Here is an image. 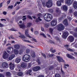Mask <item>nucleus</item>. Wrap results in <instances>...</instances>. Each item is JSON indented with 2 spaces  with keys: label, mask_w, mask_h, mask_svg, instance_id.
I'll list each match as a JSON object with an SVG mask.
<instances>
[{
  "label": "nucleus",
  "mask_w": 77,
  "mask_h": 77,
  "mask_svg": "<svg viewBox=\"0 0 77 77\" xmlns=\"http://www.w3.org/2000/svg\"><path fill=\"white\" fill-rule=\"evenodd\" d=\"M9 54L6 52H5L3 56V57L4 59L8 58L9 60H12L15 57V55L14 54L10 55L9 57Z\"/></svg>",
  "instance_id": "1"
},
{
  "label": "nucleus",
  "mask_w": 77,
  "mask_h": 77,
  "mask_svg": "<svg viewBox=\"0 0 77 77\" xmlns=\"http://www.w3.org/2000/svg\"><path fill=\"white\" fill-rule=\"evenodd\" d=\"M42 4L44 7L46 6L47 8H51L53 6V3L51 0H48V2H47L46 4L44 2H42Z\"/></svg>",
  "instance_id": "2"
},
{
  "label": "nucleus",
  "mask_w": 77,
  "mask_h": 77,
  "mask_svg": "<svg viewBox=\"0 0 77 77\" xmlns=\"http://www.w3.org/2000/svg\"><path fill=\"white\" fill-rule=\"evenodd\" d=\"M44 18L45 20H46L47 21H48V19H50V20H49L48 21H50L53 18V17H52V15L50 14H46L44 16Z\"/></svg>",
  "instance_id": "3"
},
{
  "label": "nucleus",
  "mask_w": 77,
  "mask_h": 77,
  "mask_svg": "<svg viewBox=\"0 0 77 77\" xmlns=\"http://www.w3.org/2000/svg\"><path fill=\"white\" fill-rule=\"evenodd\" d=\"M30 59V55L25 54L23 56V60L24 62H28Z\"/></svg>",
  "instance_id": "4"
},
{
  "label": "nucleus",
  "mask_w": 77,
  "mask_h": 77,
  "mask_svg": "<svg viewBox=\"0 0 77 77\" xmlns=\"http://www.w3.org/2000/svg\"><path fill=\"white\" fill-rule=\"evenodd\" d=\"M57 26L58 31H62L65 29V26L62 24H59Z\"/></svg>",
  "instance_id": "5"
},
{
  "label": "nucleus",
  "mask_w": 77,
  "mask_h": 77,
  "mask_svg": "<svg viewBox=\"0 0 77 77\" xmlns=\"http://www.w3.org/2000/svg\"><path fill=\"white\" fill-rule=\"evenodd\" d=\"M13 49L12 47H8V48L7 49V51L9 54H12L13 53Z\"/></svg>",
  "instance_id": "6"
},
{
  "label": "nucleus",
  "mask_w": 77,
  "mask_h": 77,
  "mask_svg": "<svg viewBox=\"0 0 77 77\" xmlns=\"http://www.w3.org/2000/svg\"><path fill=\"white\" fill-rule=\"evenodd\" d=\"M57 20H52L51 23V26H56L57 24Z\"/></svg>",
  "instance_id": "7"
},
{
  "label": "nucleus",
  "mask_w": 77,
  "mask_h": 77,
  "mask_svg": "<svg viewBox=\"0 0 77 77\" xmlns=\"http://www.w3.org/2000/svg\"><path fill=\"white\" fill-rule=\"evenodd\" d=\"M57 57L58 59V61L59 62H65V61H64V60H63V57H62L59 56H57Z\"/></svg>",
  "instance_id": "8"
},
{
  "label": "nucleus",
  "mask_w": 77,
  "mask_h": 77,
  "mask_svg": "<svg viewBox=\"0 0 77 77\" xmlns=\"http://www.w3.org/2000/svg\"><path fill=\"white\" fill-rule=\"evenodd\" d=\"M3 68H7L8 67V64L6 62H3L2 63V65Z\"/></svg>",
  "instance_id": "9"
},
{
  "label": "nucleus",
  "mask_w": 77,
  "mask_h": 77,
  "mask_svg": "<svg viewBox=\"0 0 77 77\" xmlns=\"http://www.w3.org/2000/svg\"><path fill=\"white\" fill-rule=\"evenodd\" d=\"M74 0H67L65 2L68 5H71L72 3Z\"/></svg>",
  "instance_id": "10"
},
{
  "label": "nucleus",
  "mask_w": 77,
  "mask_h": 77,
  "mask_svg": "<svg viewBox=\"0 0 77 77\" xmlns=\"http://www.w3.org/2000/svg\"><path fill=\"white\" fill-rule=\"evenodd\" d=\"M68 40L70 41V42H73L74 40V38L72 36L70 35L68 38Z\"/></svg>",
  "instance_id": "11"
},
{
  "label": "nucleus",
  "mask_w": 77,
  "mask_h": 77,
  "mask_svg": "<svg viewBox=\"0 0 77 77\" xmlns=\"http://www.w3.org/2000/svg\"><path fill=\"white\" fill-rule=\"evenodd\" d=\"M25 36H27V37L30 38V36L29 35V29H28L25 30Z\"/></svg>",
  "instance_id": "12"
},
{
  "label": "nucleus",
  "mask_w": 77,
  "mask_h": 77,
  "mask_svg": "<svg viewBox=\"0 0 77 77\" xmlns=\"http://www.w3.org/2000/svg\"><path fill=\"white\" fill-rule=\"evenodd\" d=\"M68 35V32H64L63 35H62V36L63 38H66V37H67V36Z\"/></svg>",
  "instance_id": "13"
},
{
  "label": "nucleus",
  "mask_w": 77,
  "mask_h": 77,
  "mask_svg": "<svg viewBox=\"0 0 77 77\" xmlns=\"http://www.w3.org/2000/svg\"><path fill=\"white\" fill-rule=\"evenodd\" d=\"M40 68L39 66L38 67H34L32 69L34 71H37L39 70V69H40Z\"/></svg>",
  "instance_id": "14"
},
{
  "label": "nucleus",
  "mask_w": 77,
  "mask_h": 77,
  "mask_svg": "<svg viewBox=\"0 0 77 77\" xmlns=\"http://www.w3.org/2000/svg\"><path fill=\"white\" fill-rule=\"evenodd\" d=\"M9 65L10 66V69H14V68H15V66L14 64L12 63H10L9 64Z\"/></svg>",
  "instance_id": "15"
},
{
  "label": "nucleus",
  "mask_w": 77,
  "mask_h": 77,
  "mask_svg": "<svg viewBox=\"0 0 77 77\" xmlns=\"http://www.w3.org/2000/svg\"><path fill=\"white\" fill-rule=\"evenodd\" d=\"M14 47L15 49L18 50V49H19L20 48V45L19 44L15 45H14Z\"/></svg>",
  "instance_id": "16"
},
{
  "label": "nucleus",
  "mask_w": 77,
  "mask_h": 77,
  "mask_svg": "<svg viewBox=\"0 0 77 77\" xmlns=\"http://www.w3.org/2000/svg\"><path fill=\"white\" fill-rule=\"evenodd\" d=\"M64 47L66 48L68 50V51H73V50L68 48V47H69L68 45H65Z\"/></svg>",
  "instance_id": "17"
},
{
  "label": "nucleus",
  "mask_w": 77,
  "mask_h": 77,
  "mask_svg": "<svg viewBox=\"0 0 77 77\" xmlns=\"http://www.w3.org/2000/svg\"><path fill=\"white\" fill-rule=\"evenodd\" d=\"M67 57L69 58L70 59H75V58L74 57L71 55L69 54H67Z\"/></svg>",
  "instance_id": "18"
},
{
  "label": "nucleus",
  "mask_w": 77,
  "mask_h": 77,
  "mask_svg": "<svg viewBox=\"0 0 77 77\" xmlns=\"http://www.w3.org/2000/svg\"><path fill=\"white\" fill-rule=\"evenodd\" d=\"M21 66L23 68H24L26 67V64L24 63H22L21 64Z\"/></svg>",
  "instance_id": "19"
},
{
  "label": "nucleus",
  "mask_w": 77,
  "mask_h": 77,
  "mask_svg": "<svg viewBox=\"0 0 77 77\" xmlns=\"http://www.w3.org/2000/svg\"><path fill=\"white\" fill-rule=\"evenodd\" d=\"M20 61H21V58L19 57L17 58L15 60V62L17 63H18L20 62Z\"/></svg>",
  "instance_id": "20"
},
{
  "label": "nucleus",
  "mask_w": 77,
  "mask_h": 77,
  "mask_svg": "<svg viewBox=\"0 0 77 77\" xmlns=\"http://www.w3.org/2000/svg\"><path fill=\"white\" fill-rule=\"evenodd\" d=\"M63 9L64 11L66 12L68 10V7L66 5H64L63 7Z\"/></svg>",
  "instance_id": "21"
},
{
  "label": "nucleus",
  "mask_w": 77,
  "mask_h": 77,
  "mask_svg": "<svg viewBox=\"0 0 77 77\" xmlns=\"http://www.w3.org/2000/svg\"><path fill=\"white\" fill-rule=\"evenodd\" d=\"M31 55L32 57H35V52L33 51H31Z\"/></svg>",
  "instance_id": "22"
},
{
  "label": "nucleus",
  "mask_w": 77,
  "mask_h": 77,
  "mask_svg": "<svg viewBox=\"0 0 77 77\" xmlns=\"http://www.w3.org/2000/svg\"><path fill=\"white\" fill-rule=\"evenodd\" d=\"M56 12L57 14H60V12H61V11H60L59 8H56Z\"/></svg>",
  "instance_id": "23"
},
{
  "label": "nucleus",
  "mask_w": 77,
  "mask_h": 77,
  "mask_svg": "<svg viewBox=\"0 0 77 77\" xmlns=\"http://www.w3.org/2000/svg\"><path fill=\"white\" fill-rule=\"evenodd\" d=\"M63 23L64 25H66V26H67L68 25V21H67V20L65 19L63 22Z\"/></svg>",
  "instance_id": "24"
},
{
  "label": "nucleus",
  "mask_w": 77,
  "mask_h": 77,
  "mask_svg": "<svg viewBox=\"0 0 77 77\" xmlns=\"http://www.w3.org/2000/svg\"><path fill=\"white\" fill-rule=\"evenodd\" d=\"M19 27L20 28H21V29H24L25 28L26 26L24 24H22L21 25H19Z\"/></svg>",
  "instance_id": "25"
},
{
  "label": "nucleus",
  "mask_w": 77,
  "mask_h": 77,
  "mask_svg": "<svg viewBox=\"0 0 77 77\" xmlns=\"http://www.w3.org/2000/svg\"><path fill=\"white\" fill-rule=\"evenodd\" d=\"M14 53L15 54H18L19 53L18 50L15 49H14Z\"/></svg>",
  "instance_id": "26"
},
{
  "label": "nucleus",
  "mask_w": 77,
  "mask_h": 77,
  "mask_svg": "<svg viewBox=\"0 0 77 77\" xmlns=\"http://www.w3.org/2000/svg\"><path fill=\"white\" fill-rule=\"evenodd\" d=\"M39 21H42V19H41L40 18V17H38V18H37L36 20V22L37 23H38V22H39Z\"/></svg>",
  "instance_id": "27"
},
{
  "label": "nucleus",
  "mask_w": 77,
  "mask_h": 77,
  "mask_svg": "<svg viewBox=\"0 0 77 77\" xmlns=\"http://www.w3.org/2000/svg\"><path fill=\"white\" fill-rule=\"evenodd\" d=\"M31 72H32V70H28L27 72H26V74H29V75H32V73H31Z\"/></svg>",
  "instance_id": "28"
},
{
  "label": "nucleus",
  "mask_w": 77,
  "mask_h": 77,
  "mask_svg": "<svg viewBox=\"0 0 77 77\" xmlns=\"http://www.w3.org/2000/svg\"><path fill=\"white\" fill-rule=\"evenodd\" d=\"M23 73L22 72H20L17 73V75L19 76H22Z\"/></svg>",
  "instance_id": "29"
},
{
  "label": "nucleus",
  "mask_w": 77,
  "mask_h": 77,
  "mask_svg": "<svg viewBox=\"0 0 77 77\" xmlns=\"http://www.w3.org/2000/svg\"><path fill=\"white\" fill-rule=\"evenodd\" d=\"M32 25V24L30 23H28L26 24V27L27 28L30 27L31 25Z\"/></svg>",
  "instance_id": "30"
},
{
  "label": "nucleus",
  "mask_w": 77,
  "mask_h": 77,
  "mask_svg": "<svg viewBox=\"0 0 77 77\" xmlns=\"http://www.w3.org/2000/svg\"><path fill=\"white\" fill-rule=\"evenodd\" d=\"M19 37L21 38H23V39H25L26 38V37H25V36L24 35H19Z\"/></svg>",
  "instance_id": "31"
},
{
  "label": "nucleus",
  "mask_w": 77,
  "mask_h": 77,
  "mask_svg": "<svg viewBox=\"0 0 77 77\" xmlns=\"http://www.w3.org/2000/svg\"><path fill=\"white\" fill-rule=\"evenodd\" d=\"M6 75L8 77H10L11 76V73L9 72H6Z\"/></svg>",
  "instance_id": "32"
},
{
  "label": "nucleus",
  "mask_w": 77,
  "mask_h": 77,
  "mask_svg": "<svg viewBox=\"0 0 77 77\" xmlns=\"http://www.w3.org/2000/svg\"><path fill=\"white\" fill-rule=\"evenodd\" d=\"M48 56L50 57H54V56H55V55H54V54H48Z\"/></svg>",
  "instance_id": "33"
},
{
  "label": "nucleus",
  "mask_w": 77,
  "mask_h": 77,
  "mask_svg": "<svg viewBox=\"0 0 77 77\" xmlns=\"http://www.w3.org/2000/svg\"><path fill=\"white\" fill-rule=\"evenodd\" d=\"M57 5L59 6H60L61 5V3L60 1H58L57 2Z\"/></svg>",
  "instance_id": "34"
},
{
  "label": "nucleus",
  "mask_w": 77,
  "mask_h": 77,
  "mask_svg": "<svg viewBox=\"0 0 77 77\" xmlns=\"http://www.w3.org/2000/svg\"><path fill=\"white\" fill-rule=\"evenodd\" d=\"M23 49H20L19 51V53L20 54H22V53H23Z\"/></svg>",
  "instance_id": "35"
},
{
  "label": "nucleus",
  "mask_w": 77,
  "mask_h": 77,
  "mask_svg": "<svg viewBox=\"0 0 77 77\" xmlns=\"http://www.w3.org/2000/svg\"><path fill=\"white\" fill-rule=\"evenodd\" d=\"M48 11L49 12H50L51 13H52V12H54L53 10L52 9H49L48 10Z\"/></svg>",
  "instance_id": "36"
},
{
  "label": "nucleus",
  "mask_w": 77,
  "mask_h": 77,
  "mask_svg": "<svg viewBox=\"0 0 77 77\" xmlns=\"http://www.w3.org/2000/svg\"><path fill=\"white\" fill-rule=\"evenodd\" d=\"M53 28H49V31L51 34L52 33L53 31Z\"/></svg>",
  "instance_id": "37"
},
{
  "label": "nucleus",
  "mask_w": 77,
  "mask_h": 77,
  "mask_svg": "<svg viewBox=\"0 0 77 77\" xmlns=\"http://www.w3.org/2000/svg\"><path fill=\"white\" fill-rule=\"evenodd\" d=\"M50 51L52 53H54L56 52V51L54 50H53L52 49H51Z\"/></svg>",
  "instance_id": "38"
},
{
  "label": "nucleus",
  "mask_w": 77,
  "mask_h": 77,
  "mask_svg": "<svg viewBox=\"0 0 77 77\" xmlns=\"http://www.w3.org/2000/svg\"><path fill=\"white\" fill-rule=\"evenodd\" d=\"M23 41L24 42H29V43H30L31 42L27 40L24 39Z\"/></svg>",
  "instance_id": "39"
},
{
  "label": "nucleus",
  "mask_w": 77,
  "mask_h": 77,
  "mask_svg": "<svg viewBox=\"0 0 77 77\" xmlns=\"http://www.w3.org/2000/svg\"><path fill=\"white\" fill-rule=\"evenodd\" d=\"M30 50H29V49H26V53H30Z\"/></svg>",
  "instance_id": "40"
},
{
  "label": "nucleus",
  "mask_w": 77,
  "mask_h": 77,
  "mask_svg": "<svg viewBox=\"0 0 77 77\" xmlns=\"http://www.w3.org/2000/svg\"><path fill=\"white\" fill-rule=\"evenodd\" d=\"M69 66V65L68 64H65L64 66V68L65 69H66L67 68V67Z\"/></svg>",
  "instance_id": "41"
},
{
  "label": "nucleus",
  "mask_w": 77,
  "mask_h": 77,
  "mask_svg": "<svg viewBox=\"0 0 77 77\" xmlns=\"http://www.w3.org/2000/svg\"><path fill=\"white\" fill-rule=\"evenodd\" d=\"M55 77H60V75L59 74H56L55 75Z\"/></svg>",
  "instance_id": "42"
},
{
  "label": "nucleus",
  "mask_w": 77,
  "mask_h": 77,
  "mask_svg": "<svg viewBox=\"0 0 77 77\" xmlns=\"http://www.w3.org/2000/svg\"><path fill=\"white\" fill-rule=\"evenodd\" d=\"M39 34V32H38V31H35V35H38Z\"/></svg>",
  "instance_id": "43"
},
{
  "label": "nucleus",
  "mask_w": 77,
  "mask_h": 77,
  "mask_svg": "<svg viewBox=\"0 0 77 77\" xmlns=\"http://www.w3.org/2000/svg\"><path fill=\"white\" fill-rule=\"evenodd\" d=\"M41 35H42V36H43V37L44 38H46V36H45V35L43 33H41L40 34Z\"/></svg>",
  "instance_id": "44"
},
{
  "label": "nucleus",
  "mask_w": 77,
  "mask_h": 77,
  "mask_svg": "<svg viewBox=\"0 0 77 77\" xmlns=\"http://www.w3.org/2000/svg\"><path fill=\"white\" fill-rule=\"evenodd\" d=\"M23 17V21H24V20H26V16H24Z\"/></svg>",
  "instance_id": "45"
},
{
  "label": "nucleus",
  "mask_w": 77,
  "mask_h": 77,
  "mask_svg": "<svg viewBox=\"0 0 77 77\" xmlns=\"http://www.w3.org/2000/svg\"><path fill=\"white\" fill-rule=\"evenodd\" d=\"M13 7H14V6L12 5H11V6H9L8 8H9V9H12Z\"/></svg>",
  "instance_id": "46"
},
{
  "label": "nucleus",
  "mask_w": 77,
  "mask_h": 77,
  "mask_svg": "<svg viewBox=\"0 0 77 77\" xmlns=\"http://www.w3.org/2000/svg\"><path fill=\"white\" fill-rule=\"evenodd\" d=\"M75 5H77V2L75 1L73 2V5L75 6Z\"/></svg>",
  "instance_id": "47"
},
{
  "label": "nucleus",
  "mask_w": 77,
  "mask_h": 77,
  "mask_svg": "<svg viewBox=\"0 0 77 77\" xmlns=\"http://www.w3.org/2000/svg\"><path fill=\"white\" fill-rule=\"evenodd\" d=\"M38 65H39L41 64V62H40V61H39V60H37Z\"/></svg>",
  "instance_id": "48"
},
{
  "label": "nucleus",
  "mask_w": 77,
  "mask_h": 77,
  "mask_svg": "<svg viewBox=\"0 0 77 77\" xmlns=\"http://www.w3.org/2000/svg\"><path fill=\"white\" fill-rule=\"evenodd\" d=\"M42 55H43V56L44 57H45V58H46V55H45V54L43 53H42Z\"/></svg>",
  "instance_id": "49"
},
{
  "label": "nucleus",
  "mask_w": 77,
  "mask_h": 77,
  "mask_svg": "<svg viewBox=\"0 0 77 77\" xmlns=\"http://www.w3.org/2000/svg\"><path fill=\"white\" fill-rule=\"evenodd\" d=\"M54 68V67L53 66H51L49 68L50 70H51V69H53Z\"/></svg>",
  "instance_id": "50"
},
{
  "label": "nucleus",
  "mask_w": 77,
  "mask_h": 77,
  "mask_svg": "<svg viewBox=\"0 0 77 77\" xmlns=\"http://www.w3.org/2000/svg\"><path fill=\"white\" fill-rule=\"evenodd\" d=\"M73 8H75V9H76L77 8V5H73Z\"/></svg>",
  "instance_id": "51"
},
{
  "label": "nucleus",
  "mask_w": 77,
  "mask_h": 77,
  "mask_svg": "<svg viewBox=\"0 0 77 77\" xmlns=\"http://www.w3.org/2000/svg\"><path fill=\"white\" fill-rule=\"evenodd\" d=\"M55 39H56L57 40H59V38L57 37H57H54Z\"/></svg>",
  "instance_id": "52"
},
{
  "label": "nucleus",
  "mask_w": 77,
  "mask_h": 77,
  "mask_svg": "<svg viewBox=\"0 0 77 77\" xmlns=\"http://www.w3.org/2000/svg\"><path fill=\"white\" fill-rule=\"evenodd\" d=\"M49 42L51 44H54V42L51 40H49Z\"/></svg>",
  "instance_id": "53"
},
{
  "label": "nucleus",
  "mask_w": 77,
  "mask_h": 77,
  "mask_svg": "<svg viewBox=\"0 0 77 77\" xmlns=\"http://www.w3.org/2000/svg\"><path fill=\"white\" fill-rule=\"evenodd\" d=\"M73 35L75 36V37H77V33H75L73 34Z\"/></svg>",
  "instance_id": "54"
},
{
  "label": "nucleus",
  "mask_w": 77,
  "mask_h": 77,
  "mask_svg": "<svg viewBox=\"0 0 77 77\" xmlns=\"http://www.w3.org/2000/svg\"><path fill=\"white\" fill-rule=\"evenodd\" d=\"M74 15L75 16H76V17H77V11H75L74 12Z\"/></svg>",
  "instance_id": "55"
},
{
  "label": "nucleus",
  "mask_w": 77,
  "mask_h": 77,
  "mask_svg": "<svg viewBox=\"0 0 77 77\" xmlns=\"http://www.w3.org/2000/svg\"><path fill=\"white\" fill-rule=\"evenodd\" d=\"M4 26V25H3L2 24V23H0V27H3Z\"/></svg>",
  "instance_id": "56"
},
{
  "label": "nucleus",
  "mask_w": 77,
  "mask_h": 77,
  "mask_svg": "<svg viewBox=\"0 0 77 77\" xmlns=\"http://www.w3.org/2000/svg\"><path fill=\"white\" fill-rule=\"evenodd\" d=\"M27 17H28V18H29L31 19V20H32V17H31V16H30L29 15L27 16Z\"/></svg>",
  "instance_id": "57"
},
{
  "label": "nucleus",
  "mask_w": 77,
  "mask_h": 77,
  "mask_svg": "<svg viewBox=\"0 0 77 77\" xmlns=\"http://www.w3.org/2000/svg\"><path fill=\"white\" fill-rule=\"evenodd\" d=\"M41 29L42 31H43L44 32V28L43 27H41Z\"/></svg>",
  "instance_id": "58"
},
{
  "label": "nucleus",
  "mask_w": 77,
  "mask_h": 77,
  "mask_svg": "<svg viewBox=\"0 0 77 77\" xmlns=\"http://www.w3.org/2000/svg\"><path fill=\"white\" fill-rule=\"evenodd\" d=\"M7 14V13L6 12L4 11L3 12V14H4V15H6Z\"/></svg>",
  "instance_id": "59"
},
{
  "label": "nucleus",
  "mask_w": 77,
  "mask_h": 77,
  "mask_svg": "<svg viewBox=\"0 0 77 77\" xmlns=\"http://www.w3.org/2000/svg\"><path fill=\"white\" fill-rule=\"evenodd\" d=\"M45 26L46 27H48V24H45Z\"/></svg>",
  "instance_id": "60"
},
{
  "label": "nucleus",
  "mask_w": 77,
  "mask_h": 77,
  "mask_svg": "<svg viewBox=\"0 0 77 77\" xmlns=\"http://www.w3.org/2000/svg\"><path fill=\"white\" fill-rule=\"evenodd\" d=\"M1 20L2 21H6V19H1Z\"/></svg>",
  "instance_id": "61"
},
{
  "label": "nucleus",
  "mask_w": 77,
  "mask_h": 77,
  "mask_svg": "<svg viewBox=\"0 0 77 77\" xmlns=\"http://www.w3.org/2000/svg\"><path fill=\"white\" fill-rule=\"evenodd\" d=\"M0 77H5V76L2 74H0Z\"/></svg>",
  "instance_id": "62"
},
{
  "label": "nucleus",
  "mask_w": 77,
  "mask_h": 77,
  "mask_svg": "<svg viewBox=\"0 0 77 77\" xmlns=\"http://www.w3.org/2000/svg\"><path fill=\"white\" fill-rule=\"evenodd\" d=\"M69 13H72V10L71 9H70L69 10Z\"/></svg>",
  "instance_id": "63"
},
{
  "label": "nucleus",
  "mask_w": 77,
  "mask_h": 77,
  "mask_svg": "<svg viewBox=\"0 0 77 77\" xmlns=\"http://www.w3.org/2000/svg\"><path fill=\"white\" fill-rule=\"evenodd\" d=\"M37 77H44V76L42 75H39V76H38Z\"/></svg>",
  "instance_id": "64"
}]
</instances>
